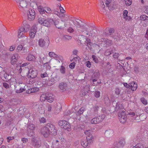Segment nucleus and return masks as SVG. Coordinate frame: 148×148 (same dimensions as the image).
Wrapping results in <instances>:
<instances>
[{
	"instance_id": "1",
	"label": "nucleus",
	"mask_w": 148,
	"mask_h": 148,
	"mask_svg": "<svg viewBox=\"0 0 148 148\" xmlns=\"http://www.w3.org/2000/svg\"><path fill=\"white\" fill-rule=\"evenodd\" d=\"M73 22L74 24L77 28V30L82 34L79 37V40L83 42L82 39H81L82 38H85V37L88 38H86L85 42L86 43L87 46L90 48L91 45L92 43L91 40L88 38H90L93 35L92 33L93 30L85 26H81L80 23L77 21Z\"/></svg>"
},
{
	"instance_id": "2",
	"label": "nucleus",
	"mask_w": 148,
	"mask_h": 148,
	"mask_svg": "<svg viewBox=\"0 0 148 148\" xmlns=\"http://www.w3.org/2000/svg\"><path fill=\"white\" fill-rule=\"evenodd\" d=\"M40 132L45 137H47L50 134L56 135L57 134V130L53 125L48 123L41 128Z\"/></svg>"
},
{
	"instance_id": "3",
	"label": "nucleus",
	"mask_w": 148,
	"mask_h": 148,
	"mask_svg": "<svg viewBox=\"0 0 148 148\" xmlns=\"http://www.w3.org/2000/svg\"><path fill=\"white\" fill-rule=\"evenodd\" d=\"M30 27L29 25H26V26L24 25V27H20L18 30V37L21 38L24 37L25 33L27 32L28 31Z\"/></svg>"
},
{
	"instance_id": "4",
	"label": "nucleus",
	"mask_w": 148,
	"mask_h": 148,
	"mask_svg": "<svg viewBox=\"0 0 148 148\" xmlns=\"http://www.w3.org/2000/svg\"><path fill=\"white\" fill-rule=\"evenodd\" d=\"M38 21L39 23L47 27L49 26L51 24V23L53 22L52 18H48L45 19L42 18H39Z\"/></svg>"
},
{
	"instance_id": "5",
	"label": "nucleus",
	"mask_w": 148,
	"mask_h": 148,
	"mask_svg": "<svg viewBox=\"0 0 148 148\" xmlns=\"http://www.w3.org/2000/svg\"><path fill=\"white\" fill-rule=\"evenodd\" d=\"M59 125L64 130L69 131L71 130V126L69 123L65 121L61 120L58 122Z\"/></svg>"
},
{
	"instance_id": "6",
	"label": "nucleus",
	"mask_w": 148,
	"mask_h": 148,
	"mask_svg": "<svg viewBox=\"0 0 148 148\" xmlns=\"http://www.w3.org/2000/svg\"><path fill=\"white\" fill-rule=\"evenodd\" d=\"M53 22L51 23V24H54L56 27L59 29H63L62 25H64L65 27V23L64 21L62 20V22H60L59 20L58 19H52Z\"/></svg>"
},
{
	"instance_id": "7",
	"label": "nucleus",
	"mask_w": 148,
	"mask_h": 148,
	"mask_svg": "<svg viewBox=\"0 0 148 148\" xmlns=\"http://www.w3.org/2000/svg\"><path fill=\"white\" fill-rule=\"evenodd\" d=\"M28 19L29 21L33 20L35 18L36 15L34 10L29 9L27 12Z\"/></svg>"
},
{
	"instance_id": "8",
	"label": "nucleus",
	"mask_w": 148,
	"mask_h": 148,
	"mask_svg": "<svg viewBox=\"0 0 148 148\" xmlns=\"http://www.w3.org/2000/svg\"><path fill=\"white\" fill-rule=\"evenodd\" d=\"M16 2L18 3V7L21 10H25L27 8V4L26 1L23 0H17Z\"/></svg>"
},
{
	"instance_id": "9",
	"label": "nucleus",
	"mask_w": 148,
	"mask_h": 148,
	"mask_svg": "<svg viewBox=\"0 0 148 148\" xmlns=\"http://www.w3.org/2000/svg\"><path fill=\"white\" fill-rule=\"evenodd\" d=\"M119 119L121 123H123L125 122L127 119V116L124 110H122V112L119 114Z\"/></svg>"
},
{
	"instance_id": "10",
	"label": "nucleus",
	"mask_w": 148,
	"mask_h": 148,
	"mask_svg": "<svg viewBox=\"0 0 148 148\" xmlns=\"http://www.w3.org/2000/svg\"><path fill=\"white\" fill-rule=\"evenodd\" d=\"M37 27L36 25L33 26L29 32V36L31 38H34L37 32Z\"/></svg>"
},
{
	"instance_id": "11",
	"label": "nucleus",
	"mask_w": 148,
	"mask_h": 148,
	"mask_svg": "<svg viewBox=\"0 0 148 148\" xmlns=\"http://www.w3.org/2000/svg\"><path fill=\"white\" fill-rule=\"evenodd\" d=\"M31 144L36 148H39L41 146V142L40 140L34 138L32 139Z\"/></svg>"
},
{
	"instance_id": "12",
	"label": "nucleus",
	"mask_w": 148,
	"mask_h": 148,
	"mask_svg": "<svg viewBox=\"0 0 148 148\" xmlns=\"http://www.w3.org/2000/svg\"><path fill=\"white\" fill-rule=\"evenodd\" d=\"M19 55L16 53L13 54L11 57L10 59L11 63L12 65H14L17 61L18 59L19 58Z\"/></svg>"
},
{
	"instance_id": "13",
	"label": "nucleus",
	"mask_w": 148,
	"mask_h": 148,
	"mask_svg": "<svg viewBox=\"0 0 148 148\" xmlns=\"http://www.w3.org/2000/svg\"><path fill=\"white\" fill-rule=\"evenodd\" d=\"M90 130H86L85 131V134L87 135L86 136V140L88 141L90 143H91L92 142V139H93V136L92 134H88V133H90Z\"/></svg>"
},
{
	"instance_id": "14",
	"label": "nucleus",
	"mask_w": 148,
	"mask_h": 148,
	"mask_svg": "<svg viewBox=\"0 0 148 148\" xmlns=\"http://www.w3.org/2000/svg\"><path fill=\"white\" fill-rule=\"evenodd\" d=\"M29 76L31 78H34L37 76L36 71L34 68H32L29 70Z\"/></svg>"
},
{
	"instance_id": "15",
	"label": "nucleus",
	"mask_w": 148,
	"mask_h": 148,
	"mask_svg": "<svg viewBox=\"0 0 148 148\" xmlns=\"http://www.w3.org/2000/svg\"><path fill=\"white\" fill-rule=\"evenodd\" d=\"M38 45L40 47H43L46 45L48 46L49 45V43L47 41L46 42L43 39L41 38L39 40Z\"/></svg>"
},
{
	"instance_id": "16",
	"label": "nucleus",
	"mask_w": 148,
	"mask_h": 148,
	"mask_svg": "<svg viewBox=\"0 0 148 148\" xmlns=\"http://www.w3.org/2000/svg\"><path fill=\"white\" fill-rule=\"evenodd\" d=\"M59 88L62 91H64L67 89L68 87L66 83L62 82L60 84Z\"/></svg>"
},
{
	"instance_id": "17",
	"label": "nucleus",
	"mask_w": 148,
	"mask_h": 148,
	"mask_svg": "<svg viewBox=\"0 0 148 148\" xmlns=\"http://www.w3.org/2000/svg\"><path fill=\"white\" fill-rule=\"evenodd\" d=\"M123 18L127 21H129L131 19V17L128 15V11L127 10L123 11Z\"/></svg>"
},
{
	"instance_id": "18",
	"label": "nucleus",
	"mask_w": 148,
	"mask_h": 148,
	"mask_svg": "<svg viewBox=\"0 0 148 148\" xmlns=\"http://www.w3.org/2000/svg\"><path fill=\"white\" fill-rule=\"evenodd\" d=\"M130 88L132 91H135L136 90L137 88V85L136 82H133L131 83H130Z\"/></svg>"
},
{
	"instance_id": "19",
	"label": "nucleus",
	"mask_w": 148,
	"mask_h": 148,
	"mask_svg": "<svg viewBox=\"0 0 148 148\" xmlns=\"http://www.w3.org/2000/svg\"><path fill=\"white\" fill-rule=\"evenodd\" d=\"M81 144L83 147L86 148L90 143L85 139H82L81 140Z\"/></svg>"
},
{
	"instance_id": "20",
	"label": "nucleus",
	"mask_w": 148,
	"mask_h": 148,
	"mask_svg": "<svg viewBox=\"0 0 148 148\" xmlns=\"http://www.w3.org/2000/svg\"><path fill=\"white\" fill-rule=\"evenodd\" d=\"M1 69L2 70L1 71V75H3L5 79H8L9 75L7 74L6 72H5V68H3L0 66V69Z\"/></svg>"
},
{
	"instance_id": "21",
	"label": "nucleus",
	"mask_w": 148,
	"mask_h": 148,
	"mask_svg": "<svg viewBox=\"0 0 148 148\" xmlns=\"http://www.w3.org/2000/svg\"><path fill=\"white\" fill-rule=\"evenodd\" d=\"M102 43H104L106 44V45H103V47H104L105 46H106V45L109 46V45H111L112 42L110 40H109L108 39H104L103 41H102ZM99 45L102 46V45Z\"/></svg>"
},
{
	"instance_id": "22",
	"label": "nucleus",
	"mask_w": 148,
	"mask_h": 148,
	"mask_svg": "<svg viewBox=\"0 0 148 148\" xmlns=\"http://www.w3.org/2000/svg\"><path fill=\"white\" fill-rule=\"evenodd\" d=\"M57 7L58 9H59L60 11V14H63V17L65 16L64 13L65 12V11L63 8L61 7L60 4H58L57 5Z\"/></svg>"
},
{
	"instance_id": "23",
	"label": "nucleus",
	"mask_w": 148,
	"mask_h": 148,
	"mask_svg": "<svg viewBox=\"0 0 148 148\" xmlns=\"http://www.w3.org/2000/svg\"><path fill=\"white\" fill-rule=\"evenodd\" d=\"M52 14V11L50 8L49 7H45V14L49 15Z\"/></svg>"
},
{
	"instance_id": "24",
	"label": "nucleus",
	"mask_w": 148,
	"mask_h": 148,
	"mask_svg": "<svg viewBox=\"0 0 148 148\" xmlns=\"http://www.w3.org/2000/svg\"><path fill=\"white\" fill-rule=\"evenodd\" d=\"M53 13L54 14L60 17H63V14H60V12L58 9H54L53 10Z\"/></svg>"
},
{
	"instance_id": "25",
	"label": "nucleus",
	"mask_w": 148,
	"mask_h": 148,
	"mask_svg": "<svg viewBox=\"0 0 148 148\" xmlns=\"http://www.w3.org/2000/svg\"><path fill=\"white\" fill-rule=\"evenodd\" d=\"M54 99V96L51 94H49L47 96V100L49 102H52Z\"/></svg>"
},
{
	"instance_id": "26",
	"label": "nucleus",
	"mask_w": 148,
	"mask_h": 148,
	"mask_svg": "<svg viewBox=\"0 0 148 148\" xmlns=\"http://www.w3.org/2000/svg\"><path fill=\"white\" fill-rule=\"evenodd\" d=\"M125 144V139L123 138H120L118 145L120 147H123Z\"/></svg>"
},
{
	"instance_id": "27",
	"label": "nucleus",
	"mask_w": 148,
	"mask_h": 148,
	"mask_svg": "<svg viewBox=\"0 0 148 148\" xmlns=\"http://www.w3.org/2000/svg\"><path fill=\"white\" fill-rule=\"evenodd\" d=\"M35 59V56L31 54H29L26 58L27 60L29 61L34 60Z\"/></svg>"
},
{
	"instance_id": "28",
	"label": "nucleus",
	"mask_w": 148,
	"mask_h": 148,
	"mask_svg": "<svg viewBox=\"0 0 148 148\" xmlns=\"http://www.w3.org/2000/svg\"><path fill=\"white\" fill-rule=\"evenodd\" d=\"M39 90V88L35 87L29 89L27 92L28 93L35 92L38 91Z\"/></svg>"
},
{
	"instance_id": "29",
	"label": "nucleus",
	"mask_w": 148,
	"mask_h": 148,
	"mask_svg": "<svg viewBox=\"0 0 148 148\" xmlns=\"http://www.w3.org/2000/svg\"><path fill=\"white\" fill-rule=\"evenodd\" d=\"M106 32L107 34L110 35L114 32V29L113 28H107L106 29Z\"/></svg>"
},
{
	"instance_id": "30",
	"label": "nucleus",
	"mask_w": 148,
	"mask_h": 148,
	"mask_svg": "<svg viewBox=\"0 0 148 148\" xmlns=\"http://www.w3.org/2000/svg\"><path fill=\"white\" fill-rule=\"evenodd\" d=\"M91 123L92 124H97L99 123V121L97 117H94L91 120Z\"/></svg>"
},
{
	"instance_id": "31",
	"label": "nucleus",
	"mask_w": 148,
	"mask_h": 148,
	"mask_svg": "<svg viewBox=\"0 0 148 148\" xmlns=\"http://www.w3.org/2000/svg\"><path fill=\"white\" fill-rule=\"evenodd\" d=\"M35 126L33 124H29L28 125V127H27V130L28 132H29V130H31L32 132H33V131L35 129Z\"/></svg>"
},
{
	"instance_id": "32",
	"label": "nucleus",
	"mask_w": 148,
	"mask_h": 148,
	"mask_svg": "<svg viewBox=\"0 0 148 148\" xmlns=\"http://www.w3.org/2000/svg\"><path fill=\"white\" fill-rule=\"evenodd\" d=\"M38 10L40 14H45V7L43 8L41 6H39L38 7Z\"/></svg>"
},
{
	"instance_id": "33",
	"label": "nucleus",
	"mask_w": 148,
	"mask_h": 148,
	"mask_svg": "<svg viewBox=\"0 0 148 148\" xmlns=\"http://www.w3.org/2000/svg\"><path fill=\"white\" fill-rule=\"evenodd\" d=\"M96 78H92L91 79H92V81L93 82L92 84V85L93 86H95L97 85V84H95L94 82H96L98 79L99 78V74L98 73L96 74Z\"/></svg>"
},
{
	"instance_id": "34",
	"label": "nucleus",
	"mask_w": 148,
	"mask_h": 148,
	"mask_svg": "<svg viewBox=\"0 0 148 148\" xmlns=\"http://www.w3.org/2000/svg\"><path fill=\"white\" fill-rule=\"evenodd\" d=\"M106 1L105 4L107 6H108L110 5H111L114 2L113 0H105Z\"/></svg>"
},
{
	"instance_id": "35",
	"label": "nucleus",
	"mask_w": 148,
	"mask_h": 148,
	"mask_svg": "<svg viewBox=\"0 0 148 148\" xmlns=\"http://www.w3.org/2000/svg\"><path fill=\"white\" fill-rule=\"evenodd\" d=\"M140 19L142 21H148V16H147L145 15H143L140 16Z\"/></svg>"
},
{
	"instance_id": "36",
	"label": "nucleus",
	"mask_w": 148,
	"mask_h": 148,
	"mask_svg": "<svg viewBox=\"0 0 148 148\" xmlns=\"http://www.w3.org/2000/svg\"><path fill=\"white\" fill-rule=\"evenodd\" d=\"M57 55L55 54L54 52H49V57L51 58H55L56 59V57H57Z\"/></svg>"
},
{
	"instance_id": "37",
	"label": "nucleus",
	"mask_w": 148,
	"mask_h": 148,
	"mask_svg": "<svg viewBox=\"0 0 148 148\" xmlns=\"http://www.w3.org/2000/svg\"><path fill=\"white\" fill-rule=\"evenodd\" d=\"M85 110V108L84 107H82L80 108V109L78 111L77 115V116H79L80 114H82L84 112Z\"/></svg>"
},
{
	"instance_id": "38",
	"label": "nucleus",
	"mask_w": 148,
	"mask_h": 148,
	"mask_svg": "<svg viewBox=\"0 0 148 148\" xmlns=\"http://www.w3.org/2000/svg\"><path fill=\"white\" fill-rule=\"evenodd\" d=\"M105 116L104 114H101L98 116L97 118L99 119V123L100 122H102L105 118Z\"/></svg>"
},
{
	"instance_id": "39",
	"label": "nucleus",
	"mask_w": 148,
	"mask_h": 148,
	"mask_svg": "<svg viewBox=\"0 0 148 148\" xmlns=\"http://www.w3.org/2000/svg\"><path fill=\"white\" fill-rule=\"evenodd\" d=\"M129 115L131 116H133L135 115H136L138 117V119L139 118V116L140 114L139 113H137V112H136V114L134 112H130L128 113Z\"/></svg>"
},
{
	"instance_id": "40",
	"label": "nucleus",
	"mask_w": 148,
	"mask_h": 148,
	"mask_svg": "<svg viewBox=\"0 0 148 148\" xmlns=\"http://www.w3.org/2000/svg\"><path fill=\"white\" fill-rule=\"evenodd\" d=\"M47 96H46L44 94H42L40 96V100L41 101H44L47 99Z\"/></svg>"
},
{
	"instance_id": "41",
	"label": "nucleus",
	"mask_w": 148,
	"mask_h": 148,
	"mask_svg": "<svg viewBox=\"0 0 148 148\" xmlns=\"http://www.w3.org/2000/svg\"><path fill=\"white\" fill-rule=\"evenodd\" d=\"M17 49L18 50V52L21 51L22 49L23 51H25V50H26L25 48H23V46L21 45H18L17 48Z\"/></svg>"
},
{
	"instance_id": "42",
	"label": "nucleus",
	"mask_w": 148,
	"mask_h": 148,
	"mask_svg": "<svg viewBox=\"0 0 148 148\" xmlns=\"http://www.w3.org/2000/svg\"><path fill=\"white\" fill-rule=\"evenodd\" d=\"M143 145L140 143L137 144L135 146L132 147V148H143Z\"/></svg>"
},
{
	"instance_id": "43",
	"label": "nucleus",
	"mask_w": 148,
	"mask_h": 148,
	"mask_svg": "<svg viewBox=\"0 0 148 148\" xmlns=\"http://www.w3.org/2000/svg\"><path fill=\"white\" fill-rule=\"evenodd\" d=\"M120 89L118 88H116L114 90V93L116 95H119L120 94Z\"/></svg>"
},
{
	"instance_id": "44",
	"label": "nucleus",
	"mask_w": 148,
	"mask_h": 148,
	"mask_svg": "<svg viewBox=\"0 0 148 148\" xmlns=\"http://www.w3.org/2000/svg\"><path fill=\"white\" fill-rule=\"evenodd\" d=\"M92 58L93 59V60L96 63H98L99 62L98 59L94 55H92Z\"/></svg>"
},
{
	"instance_id": "45",
	"label": "nucleus",
	"mask_w": 148,
	"mask_h": 148,
	"mask_svg": "<svg viewBox=\"0 0 148 148\" xmlns=\"http://www.w3.org/2000/svg\"><path fill=\"white\" fill-rule=\"evenodd\" d=\"M29 64V63L28 62H26L24 63H23V64H22L20 66V69L19 70V71L20 73L21 72V71H22V67L25 66L27 65H28Z\"/></svg>"
},
{
	"instance_id": "46",
	"label": "nucleus",
	"mask_w": 148,
	"mask_h": 148,
	"mask_svg": "<svg viewBox=\"0 0 148 148\" xmlns=\"http://www.w3.org/2000/svg\"><path fill=\"white\" fill-rule=\"evenodd\" d=\"M140 101L142 102V103L145 105H146L147 104V101L144 98H141L140 99Z\"/></svg>"
},
{
	"instance_id": "47",
	"label": "nucleus",
	"mask_w": 148,
	"mask_h": 148,
	"mask_svg": "<svg viewBox=\"0 0 148 148\" xmlns=\"http://www.w3.org/2000/svg\"><path fill=\"white\" fill-rule=\"evenodd\" d=\"M65 68L64 66H62L60 69V71L61 73L64 74L65 73Z\"/></svg>"
},
{
	"instance_id": "48",
	"label": "nucleus",
	"mask_w": 148,
	"mask_h": 148,
	"mask_svg": "<svg viewBox=\"0 0 148 148\" xmlns=\"http://www.w3.org/2000/svg\"><path fill=\"white\" fill-rule=\"evenodd\" d=\"M125 2V4L127 5H130L132 4L131 0H124Z\"/></svg>"
},
{
	"instance_id": "49",
	"label": "nucleus",
	"mask_w": 148,
	"mask_h": 148,
	"mask_svg": "<svg viewBox=\"0 0 148 148\" xmlns=\"http://www.w3.org/2000/svg\"><path fill=\"white\" fill-rule=\"evenodd\" d=\"M112 52V50H107L105 52V55L106 56H109L111 54Z\"/></svg>"
},
{
	"instance_id": "50",
	"label": "nucleus",
	"mask_w": 148,
	"mask_h": 148,
	"mask_svg": "<svg viewBox=\"0 0 148 148\" xmlns=\"http://www.w3.org/2000/svg\"><path fill=\"white\" fill-rule=\"evenodd\" d=\"M9 82L10 84H13L16 82V79L14 78H12L9 79Z\"/></svg>"
},
{
	"instance_id": "51",
	"label": "nucleus",
	"mask_w": 148,
	"mask_h": 148,
	"mask_svg": "<svg viewBox=\"0 0 148 148\" xmlns=\"http://www.w3.org/2000/svg\"><path fill=\"white\" fill-rule=\"evenodd\" d=\"M100 96V92L99 91H96L95 93V96L96 98H98Z\"/></svg>"
},
{
	"instance_id": "52",
	"label": "nucleus",
	"mask_w": 148,
	"mask_h": 148,
	"mask_svg": "<svg viewBox=\"0 0 148 148\" xmlns=\"http://www.w3.org/2000/svg\"><path fill=\"white\" fill-rule=\"evenodd\" d=\"M44 66H45L47 70H49L51 68V67L49 64V63H46L44 64Z\"/></svg>"
},
{
	"instance_id": "53",
	"label": "nucleus",
	"mask_w": 148,
	"mask_h": 148,
	"mask_svg": "<svg viewBox=\"0 0 148 148\" xmlns=\"http://www.w3.org/2000/svg\"><path fill=\"white\" fill-rule=\"evenodd\" d=\"M15 45H13L10 46V48L9 49V50L10 51H13L15 49Z\"/></svg>"
},
{
	"instance_id": "54",
	"label": "nucleus",
	"mask_w": 148,
	"mask_h": 148,
	"mask_svg": "<svg viewBox=\"0 0 148 148\" xmlns=\"http://www.w3.org/2000/svg\"><path fill=\"white\" fill-rule=\"evenodd\" d=\"M85 65L87 67L90 68L91 66V64L90 61H88L85 63Z\"/></svg>"
},
{
	"instance_id": "55",
	"label": "nucleus",
	"mask_w": 148,
	"mask_h": 148,
	"mask_svg": "<svg viewBox=\"0 0 148 148\" xmlns=\"http://www.w3.org/2000/svg\"><path fill=\"white\" fill-rule=\"evenodd\" d=\"M75 63L74 62H73L71 63L69 65V67L71 69H73L74 68L75 66Z\"/></svg>"
},
{
	"instance_id": "56",
	"label": "nucleus",
	"mask_w": 148,
	"mask_h": 148,
	"mask_svg": "<svg viewBox=\"0 0 148 148\" xmlns=\"http://www.w3.org/2000/svg\"><path fill=\"white\" fill-rule=\"evenodd\" d=\"M40 121L41 123H45L46 122V120L44 117H42L40 119Z\"/></svg>"
},
{
	"instance_id": "57",
	"label": "nucleus",
	"mask_w": 148,
	"mask_h": 148,
	"mask_svg": "<svg viewBox=\"0 0 148 148\" xmlns=\"http://www.w3.org/2000/svg\"><path fill=\"white\" fill-rule=\"evenodd\" d=\"M63 59V57L60 55H57V57H56V60H58L59 59L61 61H62Z\"/></svg>"
},
{
	"instance_id": "58",
	"label": "nucleus",
	"mask_w": 148,
	"mask_h": 148,
	"mask_svg": "<svg viewBox=\"0 0 148 148\" xmlns=\"http://www.w3.org/2000/svg\"><path fill=\"white\" fill-rule=\"evenodd\" d=\"M25 90V89L23 88H20V89L19 90H16V92L17 93H20L22 92Z\"/></svg>"
},
{
	"instance_id": "59",
	"label": "nucleus",
	"mask_w": 148,
	"mask_h": 148,
	"mask_svg": "<svg viewBox=\"0 0 148 148\" xmlns=\"http://www.w3.org/2000/svg\"><path fill=\"white\" fill-rule=\"evenodd\" d=\"M67 31L68 32L71 33L73 32L74 31V30L72 27H69L68 28Z\"/></svg>"
},
{
	"instance_id": "60",
	"label": "nucleus",
	"mask_w": 148,
	"mask_h": 148,
	"mask_svg": "<svg viewBox=\"0 0 148 148\" xmlns=\"http://www.w3.org/2000/svg\"><path fill=\"white\" fill-rule=\"evenodd\" d=\"M40 76L41 77L44 78L45 77H47L48 76V74L46 73H45L43 74H41Z\"/></svg>"
},
{
	"instance_id": "61",
	"label": "nucleus",
	"mask_w": 148,
	"mask_h": 148,
	"mask_svg": "<svg viewBox=\"0 0 148 148\" xmlns=\"http://www.w3.org/2000/svg\"><path fill=\"white\" fill-rule=\"evenodd\" d=\"M14 138L13 137L9 136L7 138V142L9 143L10 141L14 139Z\"/></svg>"
},
{
	"instance_id": "62",
	"label": "nucleus",
	"mask_w": 148,
	"mask_h": 148,
	"mask_svg": "<svg viewBox=\"0 0 148 148\" xmlns=\"http://www.w3.org/2000/svg\"><path fill=\"white\" fill-rule=\"evenodd\" d=\"M123 84L124 86L127 88H130V83L129 84H128L127 83H124Z\"/></svg>"
},
{
	"instance_id": "63",
	"label": "nucleus",
	"mask_w": 148,
	"mask_h": 148,
	"mask_svg": "<svg viewBox=\"0 0 148 148\" xmlns=\"http://www.w3.org/2000/svg\"><path fill=\"white\" fill-rule=\"evenodd\" d=\"M3 86L6 88H9V85L6 83L4 82L3 83Z\"/></svg>"
},
{
	"instance_id": "64",
	"label": "nucleus",
	"mask_w": 148,
	"mask_h": 148,
	"mask_svg": "<svg viewBox=\"0 0 148 148\" xmlns=\"http://www.w3.org/2000/svg\"><path fill=\"white\" fill-rule=\"evenodd\" d=\"M21 140L23 143H26L28 141V139L25 138H23Z\"/></svg>"
}]
</instances>
